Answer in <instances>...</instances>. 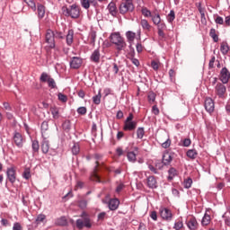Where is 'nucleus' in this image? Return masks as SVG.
I'll return each instance as SVG.
<instances>
[{
    "mask_svg": "<svg viewBox=\"0 0 230 230\" xmlns=\"http://www.w3.org/2000/svg\"><path fill=\"white\" fill-rule=\"evenodd\" d=\"M111 43L117 46L118 51H123L127 48V42L125 39L121 37L119 32H114L110 36Z\"/></svg>",
    "mask_w": 230,
    "mask_h": 230,
    "instance_id": "7ed1b4c3",
    "label": "nucleus"
},
{
    "mask_svg": "<svg viewBox=\"0 0 230 230\" xmlns=\"http://www.w3.org/2000/svg\"><path fill=\"white\" fill-rule=\"evenodd\" d=\"M138 150H139V147L135 146L134 151L127 152V157L129 163H136V161H137V153L136 152H138Z\"/></svg>",
    "mask_w": 230,
    "mask_h": 230,
    "instance_id": "aec40b11",
    "label": "nucleus"
},
{
    "mask_svg": "<svg viewBox=\"0 0 230 230\" xmlns=\"http://www.w3.org/2000/svg\"><path fill=\"white\" fill-rule=\"evenodd\" d=\"M40 81L42 82V84L48 83V87L49 89H57V82H55V79L46 72H43L40 75Z\"/></svg>",
    "mask_w": 230,
    "mask_h": 230,
    "instance_id": "423d86ee",
    "label": "nucleus"
},
{
    "mask_svg": "<svg viewBox=\"0 0 230 230\" xmlns=\"http://www.w3.org/2000/svg\"><path fill=\"white\" fill-rule=\"evenodd\" d=\"M36 10L38 13V19L41 21V19L46 15V6L42 4L38 3L36 5Z\"/></svg>",
    "mask_w": 230,
    "mask_h": 230,
    "instance_id": "393cba45",
    "label": "nucleus"
},
{
    "mask_svg": "<svg viewBox=\"0 0 230 230\" xmlns=\"http://www.w3.org/2000/svg\"><path fill=\"white\" fill-rule=\"evenodd\" d=\"M90 44H94L96 42V31H93L89 35Z\"/></svg>",
    "mask_w": 230,
    "mask_h": 230,
    "instance_id": "6e6d98bb",
    "label": "nucleus"
},
{
    "mask_svg": "<svg viewBox=\"0 0 230 230\" xmlns=\"http://www.w3.org/2000/svg\"><path fill=\"white\" fill-rule=\"evenodd\" d=\"M222 218L225 222V226H226L227 227H230V217L227 216V212H225L223 214Z\"/></svg>",
    "mask_w": 230,
    "mask_h": 230,
    "instance_id": "3c124183",
    "label": "nucleus"
},
{
    "mask_svg": "<svg viewBox=\"0 0 230 230\" xmlns=\"http://www.w3.org/2000/svg\"><path fill=\"white\" fill-rule=\"evenodd\" d=\"M209 36L213 39L214 42H218V34H217V30L211 29L209 31Z\"/></svg>",
    "mask_w": 230,
    "mask_h": 230,
    "instance_id": "8fccbe9b",
    "label": "nucleus"
},
{
    "mask_svg": "<svg viewBox=\"0 0 230 230\" xmlns=\"http://www.w3.org/2000/svg\"><path fill=\"white\" fill-rule=\"evenodd\" d=\"M61 10L65 17H71V19H79L82 12V8H80V5L76 4H73L72 5H69V7L65 5Z\"/></svg>",
    "mask_w": 230,
    "mask_h": 230,
    "instance_id": "f257e3e1",
    "label": "nucleus"
},
{
    "mask_svg": "<svg viewBox=\"0 0 230 230\" xmlns=\"http://www.w3.org/2000/svg\"><path fill=\"white\" fill-rule=\"evenodd\" d=\"M173 21H175V11L171 10L169 14L167 15V22H169V24H172Z\"/></svg>",
    "mask_w": 230,
    "mask_h": 230,
    "instance_id": "49530a36",
    "label": "nucleus"
},
{
    "mask_svg": "<svg viewBox=\"0 0 230 230\" xmlns=\"http://www.w3.org/2000/svg\"><path fill=\"white\" fill-rule=\"evenodd\" d=\"M107 10L110 15L112 17H118V6L115 2H111L107 6Z\"/></svg>",
    "mask_w": 230,
    "mask_h": 230,
    "instance_id": "b1692460",
    "label": "nucleus"
},
{
    "mask_svg": "<svg viewBox=\"0 0 230 230\" xmlns=\"http://www.w3.org/2000/svg\"><path fill=\"white\" fill-rule=\"evenodd\" d=\"M176 75L177 74L175 73V70H173V69L169 70V77H170L171 82H175Z\"/></svg>",
    "mask_w": 230,
    "mask_h": 230,
    "instance_id": "69168bd1",
    "label": "nucleus"
},
{
    "mask_svg": "<svg viewBox=\"0 0 230 230\" xmlns=\"http://www.w3.org/2000/svg\"><path fill=\"white\" fill-rule=\"evenodd\" d=\"M93 102L94 105H100L102 103V89L99 90L98 94L93 97Z\"/></svg>",
    "mask_w": 230,
    "mask_h": 230,
    "instance_id": "c9c22d12",
    "label": "nucleus"
},
{
    "mask_svg": "<svg viewBox=\"0 0 230 230\" xmlns=\"http://www.w3.org/2000/svg\"><path fill=\"white\" fill-rule=\"evenodd\" d=\"M22 177L25 179V181H30V179H31V170L30 169V167L24 168Z\"/></svg>",
    "mask_w": 230,
    "mask_h": 230,
    "instance_id": "f704fd0d",
    "label": "nucleus"
},
{
    "mask_svg": "<svg viewBox=\"0 0 230 230\" xmlns=\"http://www.w3.org/2000/svg\"><path fill=\"white\" fill-rule=\"evenodd\" d=\"M151 112H152V114H154L155 116H159L160 111H159V108L157 107V104H155V105L152 107Z\"/></svg>",
    "mask_w": 230,
    "mask_h": 230,
    "instance_id": "774afa93",
    "label": "nucleus"
},
{
    "mask_svg": "<svg viewBox=\"0 0 230 230\" xmlns=\"http://www.w3.org/2000/svg\"><path fill=\"white\" fill-rule=\"evenodd\" d=\"M23 2L26 3V4H28V6H30L33 12L37 10V4H35L34 0H23Z\"/></svg>",
    "mask_w": 230,
    "mask_h": 230,
    "instance_id": "de8ad7c7",
    "label": "nucleus"
},
{
    "mask_svg": "<svg viewBox=\"0 0 230 230\" xmlns=\"http://www.w3.org/2000/svg\"><path fill=\"white\" fill-rule=\"evenodd\" d=\"M54 33V39H64V32L59 31H53Z\"/></svg>",
    "mask_w": 230,
    "mask_h": 230,
    "instance_id": "13d9d810",
    "label": "nucleus"
},
{
    "mask_svg": "<svg viewBox=\"0 0 230 230\" xmlns=\"http://www.w3.org/2000/svg\"><path fill=\"white\" fill-rule=\"evenodd\" d=\"M62 128L65 132H69V130H71V120L66 119L62 123Z\"/></svg>",
    "mask_w": 230,
    "mask_h": 230,
    "instance_id": "79ce46f5",
    "label": "nucleus"
},
{
    "mask_svg": "<svg viewBox=\"0 0 230 230\" xmlns=\"http://www.w3.org/2000/svg\"><path fill=\"white\" fill-rule=\"evenodd\" d=\"M167 181L172 182L175 179V177H179V171L175 169V167H170L167 171Z\"/></svg>",
    "mask_w": 230,
    "mask_h": 230,
    "instance_id": "412c9836",
    "label": "nucleus"
},
{
    "mask_svg": "<svg viewBox=\"0 0 230 230\" xmlns=\"http://www.w3.org/2000/svg\"><path fill=\"white\" fill-rule=\"evenodd\" d=\"M155 98H157V94L153 91L148 92L147 93V101L150 104L155 103Z\"/></svg>",
    "mask_w": 230,
    "mask_h": 230,
    "instance_id": "e433bc0d",
    "label": "nucleus"
},
{
    "mask_svg": "<svg viewBox=\"0 0 230 230\" xmlns=\"http://www.w3.org/2000/svg\"><path fill=\"white\" fill-rule=\"evenodd\" d=\"M141 13L142 15H144V17H146V18L152 17V15H154V12L150 11V9L146 7H142Z\"/></svg>",
    "mask_w": 230,
    "mask_h": 230,
    "instance_id": "a19ab883",
    "label": "nucleus"
},
{
    "mask_svg": "<svg viewBox=\"0 0 230 230\" xmlns=\"http://www.w3.org/2000/svg\"><path fill=\"white\" fill-rule=\"evenodd\" d=\"M81 217L83 219H77L75 221V226L77 229H84V227H87V229H91L93 227V224H91V217H89V214L87 212L84 211L81 214Z\"/></svg>",
    "mask_w": 230,
    "mask_h": 230,
    "instance_id": "20e7f679",
    "label": "nucleus"
},
{
    "mask_svg": "<svg viewBox=\"0 0 230 230\" xmlns=\"http://www.w3.org/2000/svg\"><path fill=\"white\" fill-rule=\"evenodd\" d=\"M32 155H39V150H40V144L39 140H31Z\"/></svg>",
    "mask_w": 230,
    "mask_h": 230,
    "instance_id": "c85d7f7f",
    "label": "nucleus"
},
{
    "mask_svg": "<svg viewBox=\"0 0 230 230\" xmlns=\"http://www.w3.org/2000/svg\"><path fill=\"white\" fill-rule=\"evenodd\" d=\"M71 69H80L84 64V59L80 57H73L69 62Z\"/></svg>",
    "mask_w": 230,
    "mask_h": 230,
    "instance_id": "2eb2a0df",
    "label": "nucleus"
},
{
    "mask_svg": "<svg viewBox=\"0 0 230 230\" xmlns=\"http://www.w3.org/2000/svg\"><path fill=\"white\" fill-rule=\"evenodd\" d=\"M71 152L73 155H78V154H80V144L78 142L74 143V146L71 148Z\"/></svg>",
    "mask_w": 230,
    "mask_h": 230,
    "instance_id": "58836bf2",
    "label": "nucleus"
},
{
    "mask_svg": "<svg viewBox=\"0 0 230 230\" xmlns=\"http://www.w3.org/2000/svg\"><path fill=\"white\" fill-rule=\"evenodd\" d=\"M46 220V215L44 214H40L37 216L36 218V224H40Z\"/></svg>",
    "mask_w": 230,
    "mask_h": 230,
    "instance_id": "680f3d73",
    "label": "nucleus"
},
{
    "mask_svg": "<svg viewBox=\"0 0 230 230\" xmlns=\"http://www.w3.org/2000/svg\"><path fill=\"white\" fill-rule=\"evenodd\" d=\"M164 30H166V25H159V27H157V34L159 40H166V33H164Z\"/></svg>",
    "mask_w": 230,
    "mask_h": 230,
    "instance_id": "cd10ccee",
    "label": "nucleus"
},
{
    "mask_svg": "<svg viewBox=\"0 0 230 230\" xmlns=\"http://www.w3.org/2000/svg\"><path fill=\"white\" fill-rule=\"evenodd\" d=\"M220 51L223 55H227V53H229V45L227 42L221 43Z\"/></svg>",
    "mask_w": 230,
    "mask_h": 230,
    "instance_id": "ea45409f",
    "label": "nucleus"
},
{
    "mask_svg": "<svg viewBox=\"0 0 230 230\" xmlns=\"http://www.w3.org/2000/svg\"><path fill=\"white\" fill-rule=\"evenodd\" d=\"M77 114H80V116H85L87 114V108L86 107H79L77 109Z\"/></svg>",
    "mask_w": 230,
    "mask_h": 230,
    "instance_id": "052dcab7",
    "label": "nucleus"
},
{
    "mask_svg": "<svg viewBox=\"0 0 230 230\" xmlns=\"http://www.w3.org/2000/svg\"><path fill=\"white\" fill-rule=\"evenodd\" d=\"M151 21L155 26L159 28V26L166 25L164 21L161 19V13H159V11L155 10L153 11V15L151 16Z\"/></svg>",
    "mask_w": 230,
    "mask_h": 230,
    "instance_id": "1a4fd4ad",
    "label": "nucleus"
},
{
    "mask_svg": "<svg viewBox=\"0 0 230 230\" xmlns=\"http://www.w3.org/2000/svg\"><path fill=\"white\" fill-rule=\"evenodd\" d=\"M187 157L191 159L192 161L197 159V155H199V152L196 149H189L186 153Z\"/></svg>",
    "mask_w": 230,
    "mask_h": 230,
    "instance_id": "72a5a7b5",
    "label": "nucleus"
},
{
    "mask_svg": "<svg viewBox=\"0 0 230 230\" xmlns=\"http://www.w3.org/2000/svg\"><path fill=\"white\" fill-rule=\"evenodd\" d=\"M58 226H67V219L66 217H61L57 219Z\"/></svg>",
    "mask_w": 230,
    "mask_h": 230,
    "instance_id": "603ef678",
    "label": "nucleus"
},
{
    "mask_svg": "<svg viewBox=\"0 0 230 230\" xmlns=\"http://www.w3.org/2000/svg\"><path fill=\"white\" fill-rule=\"evenodd\" d=\"M214 89L215 94L219 100H226L227 98V87H226V84L217 83Z\"/></svg>",
    "mask_w": 230,
    "mask_h": 230,
    "instance_id": "39448f33",
    "label": "nucleus"
},
{
    "mask_svg": "<svg viewBox=\"0 0 230 230\" xmlns=\"http://www.w3.org/2000/svg\"><path fill=\"white\" fill-rule=\"evenodd\" d=\"M6 175L9 182H11V184H15V181H17V171L15 170V167L7 168Z\"/></svg>",
    "mask_w": 230,
    "mask_h": 230,
    "instance_id": "4468645a",
    "label": "nucleus"
},
{
    "mask_svg": "<svg viewBox=\"0 0 230 230\" xmlns=\"http://www.w3.org/2000/svg\"><path fill=\"white\" fill-rule=\"evenodd\" d=\"M81 6H83L84 10H89V8H91V2H89V0H81Z\"/></svg>",
    "mask_w": 230,
    "mask_h": 230,
    "instance_id": "5fc2aeb1",
    "label": "nucleus"
},
{
    "mask_svg": "<svg viewBox=\"0 0 230 230\" xmlns=\"http://www.w3.org/2000/svg\"><path fill=\"white\" fill-rule=\"evenodd\" d=\"M136 57V50H134V48H132V45H129V52L128 53V58L131 60L132 58H135Z\"/></svg>",
    "mask_w": 230,
    "mask_h": 230,
    "instance_id": "864d4df0",
    "label": "nucleus"
},
{
    "mask_svg": "<svg viewBox=\"0 0 230 230\" xmlns=\"http://www.w3.org/2000/svg\"><path fill=\"white\" fill-rule=\"evenodd\" d=\"M160 217L163 218V220L170 222L173 217V214H172V210H170V208H160Z\"/></svg>",
    "mask_w": 230,
    "mask_h": 230,
    "instance_id": "a211bd4d",
    "label": "nucleus"
},
{
    "mask_svg": "<svg viewBox=\"0 0 230 230\" xmlns=\"http://www.w3.org/2000/svg\"><path fill=\"white\" fill-rule=\"evenodd\" d=\"M218 78L221 82V84H229L230 80V72L227 67H223L219 73Z\"/></svg>",
    "mask_w": 230,
    "mask_h": 230,
    "instance_id": "f8f14e48",
    "label": "nucleus"
},
{
    "mask_svg": "<svg viewBox=\"0 0 230 230\" xmlns=\"http://www.w3.org/2000/svg\"><path fill=\"white\" fill-rule=\"evenodd\" d=\"M186 226L190 230H198L199 229V221H197L196 217H190L186 221Z\"/></svg>",
    "mask_w": 230,
    "mask_h": 230,
    "instance_id": "6ab92c4d",
    "label": "nucleus"
},
{
    "mask_svg": "<svg viewBox=\"0 0 230 230\" xmlns=\"http://www.w3.org/2000/svg\"><path fill=\"white\" fill-rule=\"evenodd\" d=\"M204 107L208 114H213L215 112V101L211 97H207L205 99Z\"/></svg>",
    "mask_w": 230,
    "mask_h": 230,
    "instance_id": "dca6fc26",
    "label": "nucleus"
},
{
    "mask_svg": "<svg viewBox=\"0 0 230 230\" xmlns=\"http://www.w3.org/2000/svg\"><path fill=\"white\" fill-rule=\"evenodd\" d=\"M41 152L44 155H47L49 152V140H48V137L43 135L41 141Z\"/></svg>",
    "mask_w": 230,
    "mask_h": 230,
    "instance_id": "4be33fe9",
    "label": "nucleus"
},
{
    "mask_svg": "<svg viewBox=\"0 0 230 230\" xmlns=\"http://www.w3.org/2000/svg\"><path fill=\"white\" fill-rule=\"evenodd\" d=\"M58 98L59 102H62V103H66L67 102V95H66L62 93H59L58 94Z\"/></svg>",
    "mask_w": 230,
    "mask_h": 230,
    "instance_id": "4d7b16f0",
    "label": "nucleus"
},
{
    "mask_svg": "<svg viewBox=\"0 0 230 230\" xmlns=\"http://www.w3.org/2000/svg\"><path fill=\"white\" fill-rule=\"evenodd\" d=\"M78 206H79L80 209H85V208H87V200L86 199L79 200Z\"/></svg>",
    "mask_w": 230,
    "mask_h": 230,
    "instance_id": "0e129e2a",
    "label": "nucleus"
},
{
    "mask_svg": "<svg viewBox=\"0 0 230 230\" xmlns=\"http://www.w3.org/2000/svg\"><path fill=\"white\" fill-rule=\"evenodd\" d=\"M45 42L49 44V48L50 49H55L57 48V45L55 43V34L53 33V31H51V29H49L46 31Z\"/></svg>",
    "mask_w": 230,
    "mask_h": 230,
    "instance_id": "6e6552de",
    "label": "nucleus"
},
{
    "mask_svg": "<svg viewBox=\"0 0 230 230\" xmlns=\"http://www.w3.org/2000/svg\"><path fill=\"white\" fill-rule=\"evenodd\" d=\"M126 39H127L128 44H130V46H132L134 40H136V32L128 31L126 32Z\"/></svg>",
    "mask_w": 230,
    "mask_h": 230,
    "instance_id": "7c9ffc66",
    "label": "nucleus"
},
{
    "mask_svg": "<svg viewBox=\"0 0 230 230\" xmlns=\"http://www.w3.org/2000/svg\"><path fill=\"white\" fill-rule=\"evenodd\" d=\"M171 146H172V139H170L169 137L165 140V142L162 144V148H170Z\"/></svg>",
    "mask_w": 230,
    "mask_h": 230,
    "instance_id": "338daca9",
    "label": "nucleus"
},
{
    "mask_svg": "<svg viewBox=\"0 0 230 230\" xmlns=\"http://www.w3.org/2000/svg\"><path fill=\"white\" fill-rule=\"evenodd\" d=\"M211 224V216L206 212L201 220V226L206 227Z\"/></svg>",
    "mask_w": 230,
    "mask_h": 230,
    "instance_id": "c756f323",
    "label": "nucleus"
},
{
    "mask_svg": "<svg viewBox=\"0 0 230 230\" xmlns=\"http://www.w3.org/2000/svg\"><path fill=\"white\" fill-rule=\"evenodd\" d=\"M145 137V128L139 127L137 129V139H143Z\"/></svg>",
    "mask_w": 230,
    "mask_h": 230,
    "instance_id": "37998d69",
    "label": "nucleus"
},
{
    "mask_svg": "<svg viewBox=\"0 0 230 230\" xmlns=\"http://www.w3.org/2000/svg\"><path fill=\"white\" fill-rule=\"evenodd\" d=\"M137 128V121H127L124 120V125L122 129L124 132H134Z\"/></svg>",
    "mask_w": 230,
    "mask_h": 230,
    "instance_id": "f3484780",
    "label": "nucleus"
},
{
    "mask_svg": "<svg viewBox=\"0 0 230 230\" xmlns=\"http://www.w3.org/2000/svg\"><path fill=\"white\" fill-rule=\"evenodd\" d=\"M108 208L110 211H116L119 208V199L118 198L111 199L108 201Z\"/></svg>",
    "mask_w": 230,
    "mask_h": 230,
    "instance_id": "5701e85b",
    "label": "nucleus"
},
{
    "mask_svg": "<svg viewBox=\"0 0 230 230\" xmlns=\"http://www.w3.org/2000/svg\"><path fill=\"white\" fill-rule=\"evenodd\" d=\"M160 63L158 61L153 60L151 61V67L154 71H159Z\"/></svg>",
    "mask_w": 230,
    "mask_h": 230,
    "instance_id": "e2e57ef3",
    "label": "nucleus"
},
{
    "mask_svg": "<svg viewBox=\"0 0 230 230\" xmlns=\"http://www.w3.org/2000/svg\"><path fill=\"white\" fill-rule=\"evenodd\" d=\"M198 10L201 15V19H206V8L202 7V4H198Z\"/></svg>",
    "mask_w": 230,
    "mask_h": 230,
    "instance_id": "09e8293b",
    "label": "nucleus"
},
{
    "mask_svg": "<svg viewBox=\"0 0 230 230\" xmlns=\"http://www.w3.org/2000/svg\"><path fill=\"white\" fill-rule=\"evenodd\" d=\"M140 26H142L145 31H150L152 30V25H150V23L148 22V20L146 19H142L140 21Z\"/></svg>",
    "mask_w": 230,
    "mask_h": 230,
    "instance_id": "2f4dec72",
    "label": "nucleus"
},
{
    "mask_svg": "<svg viewBox=\"0 0 230 230\" xmlns=\"http://www.w3.org/2000/svg\"><path fill=\"white\" fill-rule=\"evenodd\" d=\"M49 128V123L47 120H44L41 123L40 130H41V137H43L44 134H46L47 130Z\"/></svg>",
    "mask_w": 230,
    "mask_h": 230,
    "instance_id": "4c0bfd02",
    "label": "nucleus"
},
{
    "mask_svg": "<svg viewBox=\"0 0 230 230\" xmlns=\"http://www.w3.org/2000/svg\"><path fill=\"white\" fill-rule=\"evenodd\" d=\"M75 40V31L73 29L68 30L66 36V42L67 46H73Z\"/></svg>",
    "mask_w": 230,
    "mask_h": 230,
    "instance_id": "bb28decb",
    "label": "nucleus"
},
{
    "mask_svg": "<svg viewBox=\"0 0 230 230\" xmlns=\"http://www.w3.org/2000/svg\"><path fill=\"white\" fill-rule=\"evenodd\" d=\"M191 184H193V180L191 178H187L183 181V188H185V190H190Z\"/></svg>",
    "mask_w": 230,
    "mask_h": 230,
    "instance_id": "c03bdc74",
    "label": "nucleus"
},
{
    "mask_svg": "<svg viewBox=\"0 0 230 230\" xmlns=\"http://www.w3.org/2000/svg\"><path fill=\"white\" fill-rule=\"evenodd\" d=\"M183 227H184V223H182V219H178L177 221H175L173 226L174 230H181Z\"/></svg>",
    "mask_w": 230,
    "mask_h": 230,
    "instance_id": "a18cd8bd",
    "label": "nucleus"
},
{
    "mask_svg": "<svg viewBox=\"0 0 230 230\" xmlns=\"http://www.w3.org/2000/svg\"><path fill=\"white\" fill-rule=\"evenodd\" d=\"M98 172H100V162H95V166L93 167L92 172H91V180L94 182H102V179L100 178V175L98 174Z\"/></svg>",
    "mask_w": 230,
    "mask_h": 230,
    "instance_id": "ddd939ff",
    "label": "nucleus"
},
{
    "mask_svg": "<svg viewBox=\"0 0 230 230\" xmlns=\"http://www.w3.org/2000/svg\"><path fill=\"white\" fill-rule=\"evenodd\" d=\"M136 10V6L134 5V0H121L119 12L120 15H127V13H132Z\"/></svg>",
    "mask_w": 230,
    "mask_h": 230,
    "instance_id": "f03ea898",
    "label": "nucleus"
},
{
    "mask_svg": "<svg viewBox=\"0 0 230 230\" xmlns=\"http://www.w3.org/2000/svg\"><path fill=\"white\" fill-rule=\"evenodd\" d=\"M50 112L54 119H58L60 118V109L54 106L50 108Z\"/></svg>",
    "mask_w": 230,
    "mask_h": 230,
    "instance_id": "473e14b6",
    "label": "nucleus"
},
{
    "mask_svg": "<svg viewBox=\"0 0 230 230\" xmlns=\"http://www.w3.org/2000/svg\"><path fill=\"white\" fill-rule=\"evenodd\" d=\"M100 58H102V54L100 53V49H96L93 50L90 57L91 62H93V64H100Z\"/></svg>",
    "mask_w": 230,
    "mask_h": 230,
    "instance_id": "a878e982",
    "label": "nucleus"
},
{
    "mask_svg": "<svg viewBox=\"0 0 230 230\" xmlns=\"http://www.w3.org/2000/svg\"><path fill=\"white\" fill-rule=\"evenodd\" d=\"M107 218V212H101L97 216L98 222H103Z\"/></svg>",
    "mask_w": 230,
    "mask_h": 230,
    "instance_id": "bf43d9fd",
    "label": "nucleus"
},
{
    "mask_svg": "<svg viewBox=\"0 0 230 230\" xmlns=\"http://www.w3.org/2000/svg\"><path fill=\"white\" fill-rule=\"evenodd\" d=\"M173 155H175V153L164 151L162 155V162L164 166H170L172 164V161H173Z\"/></svg>",
    "mask_w": 230,
    "mask_h": 230,
    "instance_id": "9b49d317",
    "label": "nucleus"
},
{
    "mask_svg": "<svg viewBox=\"0 0 230 230\" xmlns=\"http://www.w3.org/2000/svg\"><path fill=\"white\" fill-rule=\"evenodd\" d=\"M13 143H14L17 148H22V146H24V143H26V138H24V136H22L21 132L14 131L13 135Z\"/></svg>",
    "mask_w": 230,
    "mask_h": 230,
    "instance_id": "0eeeda50",
    "label": "nucleus"
},
{
    "mask_svg": "<svg viewBox=\"0 0 230 230\" xmlns=\"http://www.w3.org/2000/svg\"><path fill=\"white\" fill-rule=\"evenodd\" d=\"M146 186H147L149 190H157V188H159L157 177L154 175L147 176L146 179Z\"/></svg>",
    "mask_w": 230,
    "mask_h": 230,
    "instance_id": "9d476101",
    "label": "nucleus"
}]
</instances>
